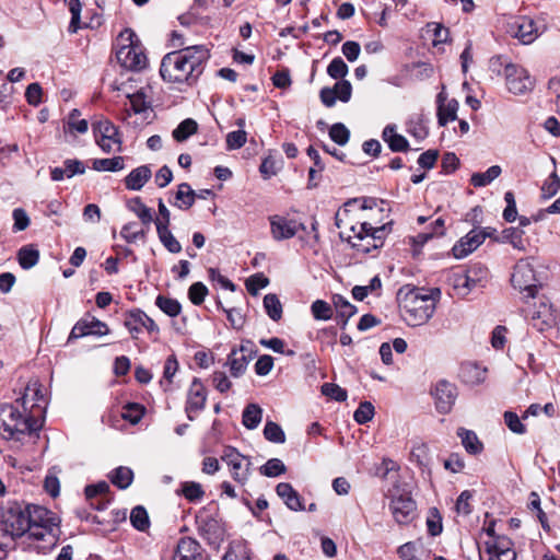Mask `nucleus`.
I'll return each instance as SVG.
<instances>
[{
  "label": "nucleus",
  "instance_id": "1",
  "mask_svg": "<svg viewBox=\"0 0 560 560\" xmlns=\"http://www.w3.org/2000/svg\"><path fill=\"white\" fill-rule=\"evenodd\" d=\"M210 58L205 45H194L166 54L161 62L160 74L170 83H195L202 74Z\"/></svg>",
  "mask_w": 560,
  "mask_h": 560
},
{
  "label": "nucleus",
  "instance_id": "2",
  "mask_svg": "<svg viewBox=\"0 0 560 560\" xmlns=\"http://www.w3.org/2000/svg\"><path fill=\"white\" fill-rule=\"evenodd\" d=\"M42 421L35 413V404L25 406V397L12 404L0 405V434L7 440H21L22 436L40 430Z\"/></svg>",
  "mask_w": 560,
  "mask_h": 560
},
{
  "label": "nucleus",
  "instance_id": "3",
  "mask_svg": "<svg viewBox=\"0 0 560 560\" xmlns=\"http://www.w3.org/2000/svg\"><path fill=\"white\" fill-rule=\"evenodd\" d=\"M440 290L434 289L430 293L420 290H410L399 302L404 319L409 326L425 324L434 314Z\"/></svg>",
  "mask_w": 560,
  "mask_h": 560
},
{
  "label": "nucleus",
  "instance_id": "4",
  "mask_svg": "<svg viewBox=\"0 0 560 560\" xmlns=\"http://www.w3.org/2000/svg\"><path fill=\"white\" fill-rule=\"evenodd\" d=\"M28 536L38 541H45L49 546L56 545L59 533V520L48 509L28 504Z\"/></svg>",
  "mask_w": 560,
  "mask_h": 560
},
{
  "label": "nucleus",
  "instance_id": "5",
  "mask_svg": "<svg viewBox=\"0 0 560 560\" xmlns=\"http://www.w3.org/2000/svg\"><path fill=\"white\" fill-rule=\"evenodd\" d=\"M1 525L5 534L12 538L28 534V505L16 501H8L1 508Z\"/></svg>",
  "mask_w": 560,
  "mask_h": 560
},
{
  "label": "nucleus",
  "instance_id": "6",
  "mask_svg": "<svg viewBox=\"0 0 560 560\" xmlns=\"http://www.w3.org/2000/svg\"><path fill=\"white\" fill-rule=\"evenodd\" d=\"M388 498L389 510L397 524L408 525L416 518L417 504L408 490L394 486L388 490Z\"/></svg>",
  "mask_w": 560,
  "mask_h": 560
},
{
  "label": "nucleus",
  "instance_id": "7",
  "mask_svg": "<svg viewBox=\"0 0 560 560\" xmlns=\"http://www.w3.org/2000/svg\"><path fill=\"white\" fill-rule=\"evenodd\" d=\"M511 283L515 290L526 293L525 298H534L538 289L534 266L528 259H521L513 268Z\"/></svg>",
  "mask_w": 560,
  "mask_h": 560
},
{
  "label": "nucleus",
  "instance_id": "8",
  "mask_svg": "<svg viewBox=\"0 0 560 560\" xmlns=\"http://www.w3.org/2000/svg\"><path fill=\"white\" fill-rule=\"evenodd\" d=\"M505 33L523 45L534 43L541 34L536 23L527 16H514L505 23Z\"/></svg>",
  "mask_w": 560,
  "mask_h": 560
},
{
  "label": "nucleus",
  "instance_id": "9",
  "mask_svg": "<svg viewBox=\"0 0 560 560\" xmlns=\"http://www.w3.org/2000/svg\"><path fill=\"white\" fill-rule=\"evenodd\" d=\"M504 75L508 90L515 95H523L530 92L535 86V80L528 71L517 65L509 63L504 68Z\"/></svg>",
  "mask_w": 560,
  "mask_h": 560
},
{
  "label": "nucleus",
  "instance_id": "10",
  "mask_svg": "<svg viewBox=\"0 0 560 560\" xmlns=\"http://www.w3.org/2000/svg\"><path fill=\"white\" fill-rule=\"evenodd\" d=\"M93 132L96 143L103 152L120 151L121 140L118 128L109 120H100L93 124Z\"/></svg>",
  "mask_w": 560,
  "mask_h": 560
},
{
  "label": "nucleus",
  "instance_id": "11",
  "mask_svg": "<svg viewBox=\"0 0 560 560\" xmlns=\"http://www.w3.org/2000/svg\"><path fill=\"white\" fill-rule=\"evenodd\" d=\"M133 33H128V39H130V43L128 45L120 46L117 49L116 58L122 68L131 71H140L147 65V56L139 46L133 44Z\"/></svg>",
  "mask_w": 560,
  "mask_h": 560
},
{
  "label": "nucleus",
  "instance_id": "12",
  "mask_svg": "<svg viewBox=\"0 0 560 560\" xmlns=\"http://www.w3.org/2000/svg\"><path fill=\"white\" fill-rule=\"evenodd\" d=\"M221 458L231 467L233 479L241 485H245L250 475V460L231 446L224 448Z\"/></svg>",
  "mask_w": 560,
  "mask_h": 560
},
{
  "label": "nucleus",
  "instance_id": "13",
  "mask_svg": "<svg viewBox=\"0 0 560 560\" xmlns=\"http://www.w3.org/2000/svg\"><path fill=\"white\" fill-rule=\"evenodd\" d=\"M432 395L435 399V407L440 413H448L457 398V388L448 381L441 380L436 383Z\"/></svg>",
  "mask_w": 560,
  "mask_h": 560
},
{
  "label": "nucleus",
  "instance_id": "14",
  "mask_svg": "<svg viewBox=\"0 0 560 560\" xmlns=\"http://www.w3.org/2000/svg\"><path fill=\"white\" fill-rule=\"evenodd\" d=\"M109 332L108 326L95 317H83L73 326L68 342L85 336H104Z\"/></svg>",
  "mask_w": 560,
  "mask_h": 560
},
{
  "label": "nucleus",
  "instance_id": "15",
  "mask_svg": "<svg viewBox=\"0 0 560 560\" xmlns=\"http://www.w3.org/2000/svg\"><path fill=\"white\" fill-rule=\"evenodd\" d=\"M207 401V389L201 381L195 377L188 389L185 411L190 421L195 419L194 413H198L205 409Z\"/></svg>",
  "mask_w": 560,
  "mask_h": 560
},
{
  "label": "nucleus",
  "instance_id": "16",
  "mask_svg": "<svg viewBox=\"0 0 560 560\" xmlns=\"http://www.w3.org/2000/svg\"><path fill=\"white\" fill-rule=\"evenodd\" d=\"M249 346L250 342L247 341V345H241L240 349H233L228 355L225 364L230 368L233 377L237 378L246 372L247 365L253 359V350Z\"/></svg>",
  "mask_w": 560,
  "mask_h": 560
},
{
  "label": "nucleus",
  "instance_id": "17",
  "mask_svg": "<svg viewBox=\"0 0 560 560\" xmlns=\"http://www.w3.org/2000/svg\"><path fill=\"white\" fill-rule=\"evenodd\" d=\"M486 560H515L516 552L506 537L492 538L485 542Z\"/></svg>",
  "mask_w": 560,
  "mask_h": 560
},
{
  "label": "nucleus",
  "instance_id": "18",
  "mask_svg": "<svg viewBox=\"0 0 560 560\" xmlns=\"http://www.w3.org/2000/svg\"><path fill=\"white\" fill-rule=\"evenodd\" d=\"M485 242V235L479 232L478 228L470 230L466 235L460 237L453 246V256L462 259L475 252Z\"/></svg>",
  "mask_w": 560,
  "mask_h": 560
},
{
  "label": "nucleus",
  "instance_id": "19",
  "mask_svg": "<svg viewBox=\"0 0 560 560\" xmlns=\"http://www.w3.org/2000/svg\"><path fill=\"white\" fill-rule=\"evenodd\" d=\"M271 234L275 240H288L293 237L302 228V224L295 220H289L284 217L275 215L270 218Z\"/></svg>",
  "mask_w": 560,
  "mask_h": 560
},
{
  "label": "nucleus",
  "instance_id": "20",
  "mask_svg": "<svg viewBox=\"0 0 560 560\" xmlns=\"http://www.w3.org/2000/svg\"><path fill=\"white\" fill-rule=\"evenodd\" d=\"M173 560H203L202 548L197 540L190 537L180 538Z\"/></svg>",
  "mask_w": 560,
  "mask_h": 560
},
{
  "label": "nucleus",
  "instance_id": "21",
  "mask_svg": "<svg viewBox=\"0 0 560 560\" xmlns=\"http://www.w3.org/2000/svg\"><path fill=\"white\" fill-rule=\"evenodd\" d=\"M532 319H539L546 326H551L556 323L557 312L549 299L545 296L539 298L538 303L535 305V308L532 312Z\"/></svg>",
  "mask_w": 560,
  "mask_h": 560
},
{
  "label": "nucleus",
  "instance_id": "22",
  "mask_svg": "<svg viewBox=\"0 0 560 560\" xmlns=\"http://www.w3.org/2000/svg\"><path fill=\"white\" fill-rule=\"evenodd\" d=\"M152 177V171L149 165H141L133 168L125 177V186L129 190H140Z\"/></svg>",
  "mask_w": 560,
  "mask_h": 560
},
{
  "label": "nucleus",
  "instance_id": "23",
  "mask_svg": "<svg viewBox=\"0 0 560 560\" xmlns=\"http://www.w3.org/2000/svg\"><path fill=\"white\" fill-rule=\"evenodd\" d=\"M277 494L283 500L284 504L292 511L305 510L300 494L289 482H280L276 487Z\"/></svg>",
  "mask_w": 560,
  "mask_h": 560
},
{
  "label": "nucleus",
  "instance_id": "24",
  "mask_svg": "<svg viewBox=\"0 0 560 560\" xmlns=\"http://www.w3.org/2000/svg\"><path fill=\"white\" fill-rule=\"evenodd\" d=\"M487 369L475 362H466L460 365L459 375L468 385H478L486 380Z\"/></svg>",
  "mask_w": 560,
  "mask_h": 560
},
{
  "label": "nucleus",
  "instance_id": "25",
  "mask_svg": "<svg viewBox=\"0 0 560 560\" xmlns=\"http://www.w3.org/2000/svg\"><path fill=\"white\" fill-rule=\"evenodd\" d=\"M396 125H387L382 132V139L393 152H406L409 149L408 140L397 133Z\"/></svg>",
  "mask_w": 560,
  "mask_h": 560
},
{
  "label": "nucleus",
  "instance_id": "26",
  "mask_svg": "<svg viewBox=\"0 0 560 560\" xmlns=\"http://www.w3.org/2000/svg\"><path fill=\"white\" fill-rule=\"evenodd\" d=\"M385 231V225H382L380 228L372 226V230H370L369 234H365L366 245L362 243L352 242V246L362 253H370L371 247L376 249L383 245Z\"/></svg>",
  "mask_w": 560,
  "mask_h": 560
},
{
  "label": "nucleus",
  "instance_id": "27",
  "mask_svg": "<svg viewBox=\"0 0 560 560\" xmlns=\"http://www.w3.org/2000/svg\"><path fill=\"white\" fill-rule=\"evenodd\" d=\"M196 198L197 192L191 189L189 184L183 183L177 187L174 206L182 210H188L195 203Z\"/></svg>",
  "mask_w": 560,
  "mask_h": 560
},
{
  "label": "nucleus",
  "instance_id": "28",
  "mask_svg": "<svg viewBox=\"0 0 560 560\" xmlns=\"http://www.w3.org/2000/svg\"><path fill=\"white\" fill-rule=\"evenodd\" d=\"M457 435L462 440L465 450L472 455L480 454L483 450V444L479 441L477 434L464 428L457 430Z\"/></svg>",
  "mask_w": 560,
  "mask_h": 560
},
{
  "label": "nucleus",
  "instance_id": "29",
  "mask_svg": "<svg viewBox=\"0 0 560 560\" xmlns=\"http://www.w3.org/2000/svg\"><path fill=\"white\" fill-rule=\"evenodd\" d=\"M524 231L520 228H508L501 233V236L497 241L501 243H509L517 250H525V241L523 238Z\"/></svg>",
  "mask_w": 560,
  "mask_h": 560
},
{
  "label": "nucleus",
  "instance_id": "30",
  "mask_svg": "<svg viewBox=\"0 0 560 560\" xmlns=\"http://www.w3.org/2000/svg\"><path fill=\"white\" fill-rule=\"evenodd\" d=\"M488 278V269L481 264L470 266L464 273L462 280L467 283V292L475 288L479 282Z\"/></svg>",
  "mask_w": 560,
  "mask_h": 560
},
{
  "label": "nucleus",
  "instance_id": "31",
  "mask_svg": "<svg viewBox=\"0 0 560 560\" xmlns=\"http://www.w3.org/2000/svg\"><path fill=\"white\" fill-rule=\"evenodd\" d=\"M144 323V312L136 308L131 310L126 314L124 325L131 334L133 339L138 338L139 332L142 329V324Z\"/></svg>",
  "mask_w": 560,
  "mask_h": 560
},
{
  "label": "nucleus",
  "instance_id": "32",
  "mask_svg": "<svg viewBox=\"0 0 560 560\" xmlns=\"http://www.w3.org/2000/svg\"><path fill=\"white\" fill-rule=\"evenodd\" d=\"M18 260L23 269H31L39 260V252L34 245H25L19 249Z\"/></svg>",
  "mask_w": 560,
  "mask_h": 560
},
{
  "label": "nucleus",
  "instance_id": "33",
  "mask_svg": "<svg viewBox=\"0 0 560 560\" xmlns=\"http://www.w3.org/2000/svg\"><path fill=\"white\" fill-rule=\"evenodd\" d=\"M262 418V409L257 404H249L243 410L242 422L248 430L256 429Z\"/></svg>",
  "mask_w": 560,
  "mask_h": 560
},
{
  "label": "nucleus",
  "instance_id": "34",
  "mask_svg": "<svg viewBox=\"0 0 560 560\" xmlns=\"http://www.w3.org/2000/svg\"><path fill=\"white\" fill-rule=\"evenodd\" d=\"M108 478L117 488L127 489L133 480V472L128 467L119 466L108 475Z\"/></svg>",
  "mask_w": 560,
  "mask_h": 560
},
{
  "label": "nucleus",
  "instance_id": "35",
  "mask_svg": "<svg viewBox=\"0 0 560 560\" xmlns=\"http://www.w3.org/2000/svg\"><path fill=\"white\" fill-rule=\"evenodd\" d=\"M501 172L499 165H492L483 173H474L470 177V184L474 187H485L498 178Z\"/></svg>",
  "mask_w": 560,
  "mask_h": 560
},
{
  "label": "nucleus",
  "instance_id": "36",
  "mask_svg": "<svg viewBox=\"0 0 560 560\" xmlns=\"http://www.w3.org/2000/svg\"><path fill=\"white\" fill-rule=\"evenodd\" d=\"M127 206L128 209L132 211L143 224L149 225L151 222H153L152 210L142 202L140 197L130 199Z\"/></svg>",
  "mask_w": 560,
  "mask_h": 560
},
{
  "label": "nucleus",
  "instance_id": "37",
  "mask_svg": "<svg viewBox=\"0 0 560 560\" xmlns=\"http://www.w3.org/2000/svg\"><path fill=\"white\" fill-rule=\"evenodd\" d=\"M459 104L455 98H452L447 101V103L441 107L438 108V122L440 126H446L448 121H454L457 119V110H458Z\"/></svg>",
  "mask_w": 560,
  "mask_h": 560
},
{
  "label": "nucleus",
  "instance_id": "38",
  "mask_svg": "<svg viewBox=\"0 0 560 560\" xmlns=\"http://www.w3.org/2000/svg\"><path fill=\"white\" fill-rule=\"evenodd\" d=\"M334 305L337 310L338 317L341 318L342 327H345L349 318L357 313V307L341 295L334 296Z\"/></svg>",
  "mask_w": 560,
  "mask_h": 560
},
{
  "label": "nucleus",
  "instance_id": "39",
  "mask_svg": "<svg viewBox=\"0 0 560 560\" xmlns=\"http://www.w3.org/2000/svg\"><path fill=\"white\" fill-rule=\"evenodd\" d=\"M156 232L161 243L170 253L177 254L182 250L180 243L172 234L168 226H158Z\"/></svg>",
  "mask_w": 560,
  "mask_h": 560
},
{
  "label": "nucleus",
  "instance_id": "40",
  "mask_svg": "<svg viewBox=\"0 0 560 560\" xmlns=\"http://www.w3.org/2000/svg\"><path fill=\"white\" fill-rule=\"evenodd\" d=\"M93 168L97 172H117L124 168V158L115 156L112 159L93 160Z\"/></svg>",
  "mask_w": 560,
  "mask_h": 560
},
{
  "label": "nucleus",
  "instance_id": "41",
  "mask_svg": "<svg viewBox=\"0 0 560 560\" xmlns=\"http://www.w3.org/2000/svg\"><path fill=\"white\" fill-rule=\"evenodd\" d=\"M198 129V124L196 120L191 118H187L183 120L174 130L173 138L178 141H185L188 137L196 133Z\"/></svg>",
  "mask_w": 560,
  "mask_h": 560
},
{
  "label": "nucleus",
  "instance_id": "42",
  "mask_svg": "<svg viewBox=\"0 0 560 560\" xmlns=\"http://www.w3.org/2000/svg\"><path fill=\"white\" fill-rule=\"evenodd\" d=\"M155 305L166 315L171 317H176L179 315L182 311L180 303L175 300L164 295H158L155 299Z\"/></svg>",
  "mask_w": 560,
  "mask_h": 560
},
{
  "label": "nucleus",
  "instance_id": "43",
  "mask_svg": "<svg viewBox=\"0 0 560 560\" xmlns=\"http://www.w3.org/2000/svg\"><path fill=\"white\" fill-rule=\"evenodd\" d=\"M264 307L272 320L278 322L282 317V304L276 294L265 295Z\"/></svg>",
  "mask_w": 560,
  "mask_h": 560
},
{
  "label": "nucleus",
  "instance_id": "44",
  "mask_svg": "<svg viewBox=\"0 0 560 560\" xmlns=\"http://www.w3.org/2000/svg\"><path fill=\"white\" fill-rule=\"evenodd\" d=\"M382 281L378 276L373 277L368 285H355L352 289V296L358 301H363L370 293L381 290Z\"/></svg>",
  "mask_w": 560,
  "mask_h": 560
},
{
  "label": "nucleus",
  "instance_id": "45",
  "mask_svg": "<svg viewBox=\"0 0 560 560\" xmlns=\"http://www.w3.org/2000/svg\"><path fill=\"white\" fill-rule=\"evenodd\" d=\"M180 493L190 502L200 501L205 495L202 486L195 481L183 482Z\"/></svg>",
  "mask_w": 560,
  "mask_h": 560
},
{
  "label": "nucleus",
  "instance_id": "46",
  "mask_svg": "<svg viewBox=\"0 0 560 560\" xmlns=\"http://www.w3.org/2000/svg\"><path fill=\"white\" fill-rule=\"evenodd\" d=\"M130 522L136 529L144 532L150 526L147 510L141 505L133 508L130 513Z\"/></svg>",
  "mask_w": 560,
  "mask_h": 560
},
{
  "label": "nucleus",
  "instance_id": "47",
  "mask_svg": "<svg viewBox=\"0 0 560 560\" xmlns=\"http://www.w3.org/2000/svg\"><path fill=\"white\" fill-rule=\"evenodd\" d=\"M259 471L266 477H278L287 471V467L279 458H271L259 468Z\"/></svg>",
  "mask_w": 560,
  "mask_h": 560
},
{
  "label": "nucleus",
  "instance_id": "48",
  "mask_svg": "<svg viewBox=\"0 0 560 560\" xmlns=\"http://www.w3.org/2000/svg\"><path fill=\"white\" fill-rule=\"evenodd\" d=\"M264 436L266 440L272 442V443H284L285 441V434L281 427L273 422V421H267L264 428Z\"/></svg>",
  "mask_w": 560,
  "mask_h": 560
},
{
  "label": "nucleus",
  "instance_id": "49",
  "mask_svg": "<svg viewBox=\"0 0 560 560\" xmlns=\"http://www.w3.org/2000/svg\"><path fill=\"white\" fill-rule=\"evenodd\" d=\"M528 508L532 512L536 513L538 521L540 522L544 529H549L547 515L541 509L540 497L537 492L533 491L529 494Z\"/></svg>",
  "mask_w": 560,
  "mask_h": 560
},
{
  "label": "nucleus",
  "instance_id": "50",
  "mask_svg": "<svg viewBox=\"0 0 560 560\" xmlns=\"http://www.w3.org/2000/svg\"><path fill=\"white\" fill-rule=\"evenodd\" d=\"M560 189V177L552 172L541 186V197L544 199L552 198Z\"/></svg>",
  "mask_w": 560,
  "mask_h": 560
},
{
  "label": "nucleus",
  "instance_id": "51",
  "mask_svg": "<svg viewBox=\"0 0 560 560\" xmlns=\"http://www.w3.org/2000/svg\"><path fill=\"white\" fill-rule=\"evenodd\" d=\"M329 137L338 145H345L349 141L350 131L343 124L336 122L329 129Z\"/></svg>",
  "mask_w": 560,
  "mask_h": 560
},
{
  "label": "nucleus",
  "instance_id": "52",
  "mask_svg": "<svg viewBox=\"0 0 560 560\" xmlns=\"http://www.w3.org/2000/svg\"><path fill=\"white\" fill-rule=\"evenodd\" d=\"M410 459L420 467H427L429 465V447L424 443L413 445Z\"/></svg>",
  "mask_w": 560,
  "mask_h": 560
},
{
  "label": "nucleus",
  "instance_id": "53",
  "mask_svg": "<svg viewBox=\"0 0 560 560\" xmlns=\"http://www.w3.org/2000/svg\"><path fill=\"white\" fill-rule=\"evenodd\" d=\"M349 71L348 66L341 57L334 58L327 67V73L332 79H343Z\"/></svg>",
  "mask_w": 560,
  "mask_h": 560
},
{
  "label": "nucleus",
  "instance_id": "54",
  "mask_svg": "<svg viewBox=\"0 0 560 560\" xmlns=\"http://www.w3.org/2000/svg\"><path fill=\"white\" fill-rule=\"evenodd\" d=\"M374 413V406L370 401H363L354 411L353 418L359 424H364L373 419Z\"/></svg>",
  "mask_w": 560,
  "mask_h": 560
},
{
  "label": "nucleus",
  "instance_id": "55",
  "mask_svg": "<svg viewBox=\"0 0 560 560\" xmlns=\"http://www.w3.org/2000/svg\"><path fill=\"white\" fill-rule=\"evenodd\" d=\"M21 397H25V406H27L28 400L33 401L35 404V408L38 407L37 402L44 399V396L42 394L40 384L37 380L31 381L24 390V394Z\"/></svg>",
  "mask_w": 560,
  "mask_h": 560
},
{
  "label": "nucleus",
  "instance_id": "56",
  "mask_svg": "<svg viewBox=\"0 0 560 560\" xmlns=\"http://www.w3.org/2000/svg\"><path fill=\"white\" fill-rule=\"evenodd\" d=\"M407 130L412 137H415L419 141L423 140L429 133L422 116H418L416 119H411L408 122Z\"/></svg>",
  "mask_w": 560,
  "mask_h": 560
},
{
  "label": "nucleus",
  "instance_id": "57",
  "mask_svg": "<svg viewBox=\"0 0 560 560\" xmlns=\"http://www.w3.org/2000/svg\"><path fill=\"white\" fill-rule=\"evenodd\" d=\"M322 394L340 402L345 401L348 397L347 390L335 383H324L322 385Z\"/></svg>",
  "mask_w": 560,
  "mask_h": 560
},
{
  "label": "nucleus",
  "instance_id": "58",
  "mask_svg": "<svg viewBox=\"0 0 560 560\" xmlns=\"http://www.w3.org/2000/svg\"><path fill=\"white\" fill-rule=\"evenodd\" d=\"M144 231L138 229L136 222L125 224L120 231V236L128 243H135L139 238L144 237Z\"/></svg>",
  "mask_w": 560,
  "mask_h": 560
},
{
  "label": "nucleus",
  "instance_id": "59",
  "mask_svg": "<svg viewBox=\"0 0 560 560\" xmlns=\"http://www.w3.org/2000/svg\"><path fill=\"white\" fill-rule=\"evenodd\" d=\"M143 416V408L139 404L129 402L124 407L121 417L132 424L138 423Z\"/></svg>",
  "mask_w": 560,
  "mask_h": 560
},
{
  "label": "nucleus",
  "instance_id": "60",
  "mask_svg": "<svg viewBox=\"0 0 560 560\" xmlns=\"http://www.w3.org/2000/svg\"><path fill=\"white\" fill-rule=\"evenodd\" d=\"M67 124L71 132L85 133L89 129L88 120L80 119V112L78 109H73L70 113Z\"/></svg>",
  "mask_w": 560,
  "mask_h": 560
},
{
  "label": "nucleus",
  "instance_id": "61",
  "mask_svg": "<svg viewBox=\"0 0 560 560\" xmlns=\"http://www.w3.org/2000/svg\"><path fill=\"white\" fill-rule=\"evenodd\" d=\"M311 308L312 314L316 319L327 320L330 319L332 316V310L330 305L323 300H316L315 302H313Z\"/></svg>",
  "mask_w": 560,
  "mask_h": 560
},
{
  "label": "nucleus",
  "instance_id": "62",
  "mask_svg": "<svg viewBox=\"0 0 560 560\" xmlns=\"http://www.w3.org/2000/svg\"><path fill=\"white\" fill-rule=\"evenodd\" d=\"M208 294V288L202 282H195L188 290V296L192 304L200 305Z\"/></svg>",
  "mask_w": 560,
  "mask_h": 560
},
{
  "label": "nucleus",
  "instance_id": "63",
  "mask_svg": "<svg viewBox=\"0 0 560 560\" xmlns=\"http://www.w3.org/2000/svg\"><path fill=\"white\" fill-rule=\"evenodd\" d=\"M268 284L269 279L262 273H256L246 281L247 291L253 295H256L260 289L266 288Z\"/></svg>",
  "mask_w": 560,
  "mask_h": 560
},
{
  "label": "nucleus",
  "instance_id": "64",
  "mask_svg": "<svg viewBox=\"0 0 560 560\" xmlns=\"http://www.w3.org/2000/svg\"><path fill=\"white\" fill-rule=\"evenodd\" d=\"M247 140V133L245 130L231 131L226 136V148L229 150H236L242 148Z\"/></svg>",
  "mask_w": 560,
  "mask_h": 560
}]
</instances>
